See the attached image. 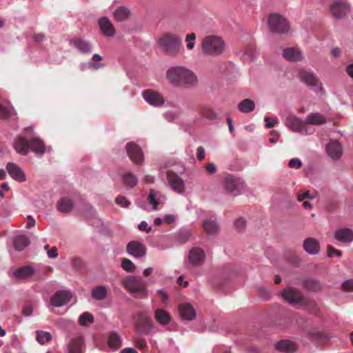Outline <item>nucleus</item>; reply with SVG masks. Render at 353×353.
I'll return each instance as SVG.
<instances>
[{
	"label": "nucleus",
	"mask_w": 353,
	"mask_h": 353,
	"mask_svg": "<svg viewBox=\"0 0 353 353\" xmlns=\"http://www.w3.org/2000/svg\"><path fill=\"white\" fill-rule=\"evenodd\" d=\"M165 77L172 85L178 88H192L198 83L196 75L190 69L181 65L170 68Z\"/></svg>",
	"instance_id": "nucleus-1"
},
{
	"label": "nucleus",
	"mask_w": 353,
	"mask_h": 353,
	"mask_svg": "<svg viewBox=\"0 0 353 353\" xmlns=\"http://www.w3.org/2000/svg\"><path fill=\"white\" fill-rule=\"evenodd\" d=\"M162 50L170 56H176L183 49L181 39L176 34L167 33L159 39Z\"/></svg>",
	"instance_id": "nucleus-2"
},
{
	"label": "nucleus",
	"mask_w": 353,
	"mask_h": 353,
	"mask_svg": "<svg viewBox=\"0 0 353 353\" xmlns=\"http://www.w3.org/2000/svg\"><path fill=\"white\" fill-rule=\"evenodd\" d=\"M225 43L221 37L216 35L205 36L201 43L202 52L209 56H217L224 50Z\"/></svg>",
	"instance_id": "nucleus-3"
},
{
	"label": "nucleus",
	"mask_w": 353,
	"mask_h": 353,
	"mask_svg": "<svg viewBox=\"0 0 353 353\" xmlns=\"http://www.w3.org/2000/svg\"><path fill=\"white\" fill-rule=\"evenodd\" d=\"M124 288L134 296L145 299L148 296V290L145 282L141 278L134 276H128L123 280Z\"/></svg>",
	"instance_id": "nucleus-4"
},
{
	"label": "nucleus",
	"mask_w": 353,
	"mask_h": 353,
	"mask_svg": "<svg viewBox=\"0 0 353 353\" xmlns=\"http://www.w3.org/2000/svg\"><path fill=\"white\" fill-rule=\"evenodd\" d=\"M271 32L277 34H284L289 30V24L284 17L276 13L270 14L268 21Z\"/></svg>",
	"instance_id": "nucleus-5"
},
{
	"label": "nucleus",
	"mask_w": 353,
	"mask_h": 353,
	"mask_svg": "<svg viewBox=\"0 0 353 353\" xmlns=\"http://www.w3.org/2000/svg\"><path fill=\"white\" fill-rule=\"evenodd\" d=\"M282 296L287 302L292 305H307L308 303V301L303 296L300 290L291 287L283 290Z\"/></svg>",
	"instance_id": "nucleus-6"
},
{
	"label": "nucleus",
	"mask_w": 353,
	"mask_h": 353,
	"mask_svg": "<svg viewBox=\"0 0 353 353\" xmlns=\"http://www.w3.org/2000/svg\"><path fill=\"white\" fill-rule=\"evenodd\" d=\"M137 332L142 334H148L153 328V322L151 317L146 312H140L137 314V319L135 323Z\"/></svg>",
	"instance_id": "nucleus-7"
},
{
	"label": "nucleus",
	"mask_w": 353,
	"mask_h": 353,
	"mask_svg": "<svg viewBox=\"0 0 353 353\" xmlns=\"http://www.w3.org/2000/svg\"><path fill=\"white\" fill-rule=\"evenodd\" d=\"M285 126L292 131L299 133L307 132L305 121H302L298 117L290 114L284 119Z\"/></svg>",
	"instance_id": "nucleus-8"
},
{
	"label": "nucleus",
	"mask_w": 353,
	"mask_h": 353,
	"mask_svg": "<svg viewBox=\"0 0 353 353\" xmlns=\"http://www.w3.org/2000/svg\"><path fill=\"white\" fill-rule=\"evenodd\" d=\"M243 182L238 177L228 174L224 179V187L227 192L237 194L243 188Z\"/></svg>",
	"instance_id": "nucleus-9"
},
{
	"label": "nucleus",
	"mask_w": 353,
	"mask_h": 353,
	"mask_svg": "<svg viewBox=\"0 0 353 353\" xmlns=\"http://www.w3.org/2000/svg\"><path fill=\"white\" fill-rule=\"evenodd\" d=\"M144 99L151 105L162 107L165 103L163 96L153 90H146L142 92Z\"/></svg>",
	"instance_id": "nucleus-10"
},
{
	"label": "nucleus",
	"mask_w": 353,
	"mask_h": 353,
	"mask_svg": "<svg viewBox=\"0 0 353 353\" xmlns=\"http://www.w3.org/2000/svg\"><path fill=\"white\" fill-rule=\"evenodd\" d=\"M349 4L343 1H335L330 6L332 16L338 19L345 18L350 12Z\"/></svg>",
	"instance_id": "nucleus-11"
},
{
	"label": "nucleus",
	"mask_w": 353,
	"mask_h": 353,
	"mask_svg": "<svg viewBox=\"0 0 353 353\" xmlns=\"http://www.w3.org/2000/svg\"><path fill=\"white\" fill-rule=\"evenodd\" d=\"M126 151L130 159L136 164L143 161V154L141 148L134 142H129L126 145Z\"/></svg>",
	"instance_id": "nucleus-12"
},
{
	"label": "nucleus",
	"mask_w": 353,
	"mask_h": 353,
	"mask_svg": "<svg viewBox=\"0 0 353 353\" xmlns=\"http://www.w3.org/2000/svg\"><path fill=\"white\" fill-rule=\"evenodd\" d=\"M168 183L171 188L179 194L185 191V184L183 179L173 171H168L167 173Z\"/></svg>",
	"instance_id": "nucleus-13"
},
{
	"label": "nucleus",
	"mask_w": 353,
	"mask_h": 353,
	"mask_svg": "<svg viewBox=\"0 0 353 353\" xmlns=\"http://www.w3.org/2000/svg\"><path fill=\"white\" fill-rule=\"evenodd\" d=\"M71 298L72 294L69 291L59 290L50 298V304L54 307H61L68 303Z\"/></svg>",
	"instance_id": "nucleus-14"
},
{
	"label": "nucleus",
	"mask_w": 353,
	"mask_h": 353,
	"mask_svg": "<svg viewBox=\"0 0 353 353\" xmlns=\"http://www.w3.org/2000/svg\"><path fill=\"white\" fill-rule=\"evenodd\" d=\"M205 260V254L200 248H193L190 250L188 255V261L193 266L202 265Z\"/></svg>",
	"instance_id": "nucleus-15"
},
{
	"label": "nucleus",
	"mask_w": 353,
	"mask_h": 353,
	"mask_svg": "<svg viewBox=\"0 0 353 353\" xmlns=\"http://www.w3.org/2000/svg\"><path fill=\"white\" fill-rule=\"evenodd\" d=\"M13 147L21 155H27L29 152V140L21 134H18L14 139Z\"/></svg>",
	"instance_id": "nucleus-16"
},
{
	"label": "nucleus",
	"mask_w": 353,
	"mask_h": 353,
	"mask_svg": "<svg viewBox=\"0 0 353 353\" xmlns=\"http://www.w3.org/2000/svg\"><path fill=\"white\" fill-rule=\"evenodd\" d=\"M126 250L129 254L134 257L143 256L146 252V248L141 243L136 241L129 242Z\"/></svg>",
	"instance_id": "nucleus-17"
},
{
	"label": "nucleus",
	"mask_w": 353,
	"mask_h": 353,
	"mask_svg": "<svg viewBox=\"0 0 353 353\" xmlns=\"http://www.w3.org/2000/svg\"><path fill=\"white\" fill-rule=\"evenodd\" d=\"M6 169L10 176L15 181L23 182L26 180L23 171L18 165L9 162L6 165Z\"/></svg>",
	"instance_id": "nucleus-18"
},
{
	"label": "nucleus",
	"mask_w": 353,
	"mask_h": 353,
	"mask_svg": "<svg viewBox=\"0 0 353 353\" xmlns=\"http://www.w3.org/2000/svg\"><path fill=\"white\" fill-rule=\"evenodd\" d=\"M98 24L102 34L108 37H112L115 34V29L111 21L107 17L99 19Z\"/></svg>",
	"instance_id": "nucleus-19"
},
{
	"label": "nucleus",
	"mask_w": 353,
	"mask_h": 353,
	"mask_svg": "<svg viewBox=\"0 0 353 353\" xmlns=\"http://www.w3.org/2000/svg\"><path fill=\"white\" fill-rule=\"evenodd\" d=\"M274 348L279 352L292 353L296 350L297 345L289 339H283L274 343Z\"/></svg>",
	"instance_id": "nucleus-20"
},
{
	"label": "nucleus",
	"mask_w": 353,
	"mask_h": 353,
	"mask_svg": "<svg viewBox=\"0 0 353 353\" xmlns=\"http://www.w3.org/2000/svg\"><path fill=\"white\" fill-rule=\"evenodd\" d=\"M327 154L334 160L341 158L343 149L341 144L336 141H330L326 146Z\"/></svg>",
	"instance_id": "nucleus-21"
},
{
	"label": "nucleus",
	"mask_w": 353,
	"mask_h": 353,
	"mask_svg": "<svg viewBox=\"0 0 353 353\" xmlns=\"http://www.w3.org/2000/svg\"><path fill=\"white\" fill-rule=\"evenodd\" d=\"M179 312L181 317L184 320L191 321L196 316V312L192 305L185 303L179 305Z\"/></svg>",
	"instance_id": "nucleus-22"
},
{
	"label": "nucleus",
	"mask_w": 353,
	"mask_h": 353,
	"mask_svg": "<svg viewBox=\"0 0 353 353\" xmlns=\"http://www.w3.org/2000/svg\"><path fill=\"white\" fill-rule=\"evenodd\" d=\"M70 43L81 53H90L92 51L91 44L80 37H74L70 40Z\"/></svg>",
	"instance_id": "nucleus-23"
},
{
	"label": "nucleus",
	"mask_w": 353,
	"mask_h": 353,
	"mask_svg": "<svg viewBox=\"0 0 353 353\" xmlns=\"http://www.w3.org/2000/svg\"><path fill=\"white\" fill-rule=\"evenodd\" d=\"M34 274V270L30 265H25L13 271L12 276L17 279H27Z\"/></svg>",
	"instance_id": "nucleus-24"
},
{
	"label": "nucleus",
	"mask_w": 353,
	"mask_h": 353,
	"mask_svg": "<svg viewBox=\"0 0 353 353\" xmlns=\"http://www.w3.org/2000/svg\"><path fill=\"white\" fill-rule=\"evenodd\" d=\"M283 57L289 61H300L303 59V55L299 48H288L283 50Z\"/></svg>",
	"instance_id": "nucleus-25"
},
{
	"label": "nucleus",
	"mask_w": 353,
	"mask_h": 353,
	"mask_svg": "<svg viewBox=\"0 0 353 353\" xmlns=\"http://www.w3.org/2000/svg\"><path fill=\"white\" fill-rule=\"evenodd\" d=\"M31 150L35 154H43L46 152V147L43 141L39 137H32L29 139V151Z\"/></svg>",
	"instance_id": "nucleus-26"
},
{
	"label": "nucleus",
	"mask_w": 353,
	"mask_h": 353,
	"mask_svg": "<svg viewBox=\"0 0 353 353\" xmlns=\"http://www.w3.org/2000/svg\"><path fill=\"white\" fill-rule=\"evenodd\" d=\"M302 285L305 290L314 292L321 291L323 288V285L321 281L313 278L303 279Z\"/></svg>",
	"instance_id": "nucleus-27"
},
{
	"label": "nucleus",
	"mask_w": 353,
	"mask_h": 353,
	"mask_svg": "<svg viewBox=\"0 0 353 353\" xmlns=\"http://www.w3.org/2000/svg\"><path fill=\"white\" fill-rule=\"evenodd\" d=\"M305 124L313 125H321L327 123L326 118L319 112L309 114L305 120Z\"/></svg>",
	"instance_id": "nucleus-28"
},
{
	"label": "nucleus",
	"mask_w": 353,
	"mask_h": 353,
	"mask_svg": "<svg viewBox=\"0 0 353 353\" xmlns=\"http://www.w3.org/2000/svg\"><path fill=\"white\" fill-rule=\"evenodd\" d=\"M335 239L343 243H349L353 241V231L349 228H341L335 232Z\"/></svg>",
	"instance_id": "nucleus-29"
},
{
	"label": "nucleus",
	"mask_w": 353,
	"mask_h": 353,
	"mask_svg": "<svg viewBox=\"0 0 353 353\" xmlns=\"http://www.w3.org/2000/svg\"><path fill=\"white\" fill-rule=\"evenodd\" d=\"M303 249L310 254H316L319 252L320 245L318 241L314 238H307L303 242Z\"/></svg>",
	"instance_id": "nucleus-30"
},
{
	"label": "nucleus",
	"mask_w": 353,
	"mask_h": 353,
	"mask_svg": "<svg viewBox=\"0 0 353 353\" xmlns=\"http://www.w3.org/2000/svg\"><path fill=\"white\" fill-rule=\"evenodd\" d=\"M301 80L309 86H315L318 84V79L315 74L311 72L302 70L299 72Z\"/></svg>",
	"instance_id": "nucleus-31"
},
{
	"label": "nucleus",
	"mask_w": 353,
	"mask_h": 353,
	"mask_svg": "<svg viewBox=\"0 0 353 353\" xmlns=\"http://www.w3.org/2000/svg\"><path fill=\"white\" fill-rule=\"evenodd\" d=\"M154 316L156 321L161 325H167L171 321L170 314L163 309H157Z\"/></svg>",
	"instance_id": "nucleus-32"
},
{
	"label": "nucleus",
	"mask_w": 353,
	"mask_h": 353,
	"mask_svg": "<svg viewBox=\"0 0 353 353\" xmlns=\"http://www.w3.org/2000/svg\"><path fill=\"white\" fill-rule=\"evenodd\" d=\"M84 340L82 336H78L71 340L68 345L69 353H82Z\"/></svg>",
	"instance_id": "nucleus-33"
},
{
	"label": "nucleus",
	"mask_w": 353,
	"mask_h": 353,
	"mask_svg": "<svg viewBox=\"0 0 353 353\" xmlns=\"http://www.w3.org/2000/svg\"><path fill=\"white\" fill-rule=\"evenodd\" d=\"M57 210L61 213L70 212L74 207V203L68 197L61 198L57 203Z\"/></svg>",
	"instance_id": "nucleus-34"
},
{
	"label": "nucleus",
	"mask_w": 353,
	"mask_h": 353,
	"mask_svg": "<svg viewBox=\"0 0 353 353\" xmlns=\"http://www.w3.org/2000/svg\"><path fill=\"white\" fill-rule=\"evenodd\" d=\"M108 288L105 285H98L92 288L91 292L92 298L97 301L104 300L108 295Z\"/></svg>",
	"instance_id": "nucleus-35"
},
{
	"label": "nucleus",
	"mask_w": 353,
	"mask_h": 353,
	"mask_svg": "<svg viewBox=\"0 0 353 353\" xmlns=\"http://www.w3.org/2000/svg\"><path fill=\"white\" fill-rule=\"evenodd\" d=\"M108 346L114 350H118L121 345V339L120 336L116 332H112L110 333L108 339Z\"/></svg>",
	"instance_id": "nucleus-36"
},
{
	"label": "nucleus",
	"mask_w": 353,
	"mask_h": 353,
	"mask_svg": "<svg viewBox=\"0 0 353 353\" xmlns=\"http://www.w3.org/2000/svg\"><path fill=\"white\" fill-rule=\"evenodd\" d=\"M201 115L210 121H220L221 119L218 113L210 107H203L201 110Z\"/></svg>",
	"instance_id": "nucleus-37"
},
{
	"label": "nucleus",
	"mask_w": 353,
	"mask_h": 353,
	"mask_svg": "<svg viewBox=\"0 0 353 353\" xmlns=\"http://www.w3.org/2000/svg\"><path fill=\"white\" fill-rule=\"evenodd\" d=\"M254 102L249 99H245L238 104V108L239 111H241L243 113L251 112L254 110Z\"/></svg>",
	"instance_id": "nucleus-38"
},
{
	"label": "nucleus",
	"mask_w": 353,
	"mask_h": 353,
	"mask_svg": "<svg viewBox=\"0 0 353 353\" xmlns=\"http://www.w3.org/2000/svg\"><path fill=\"white\" fill-rule=\"evenodd\" d=\"M29 243L30 240L28 237L25 235L17 236L14 240V248L18 251L23 250Z\"/></svg>",
	"instance_id": "nucleus-39"
},
{
	"label": "nucleus",
	"mask_w": 353,
	"mask_h": 353,
	"mask_svg": "<svg viewBox=\"0 0 353 353\" xmlns=\"http://www.w3.org/2000/svg\"><path fill=\"white\" fill-rule=\"evenodd\" d=\"M130 10L125 7H119L114 12V17L117 21L126 20L130 16Z\"/></svg>",
	"instance_id": "nucleus-40"
},
{
	"label": "nucleus",
	"mask_w": 353,
	"mask_h": 353,
	"mask_svg": "<svg viewBox=\"0 0 353 353\" xmlns=\"http://www.w3.org/2000/svg\"><path fill=\"white\" fill-rule=\"evenodd\" d=\"M203 230L209 234H216L219 230V227L215 221L209 219L204 221L203 224Z\"/></svg>",
	"instance_id": "nucleus-41"
},
{
	"label": "nucleus",
	"mask_w": 353,
	"mask_h": 353,
	"mask_svg": "<svg viewBox=\"0 0 353 353\" xmlns=\"http://www.w3.org/2000/svg\"><path fill=\"white\" fill-rule=\"evenodd\" d=\"M123 181L125 185L134 187L137 184V179L132 173H126L123 176Z\"/></svg>",
	"instance_id": "nucleus-42"
},
{
	"label": "nucleus",
	"mask_w": 353,
	"mask_h": 353,
	"mask_svg": "<svg viewBox=\"0 0 353 353\" xmlns=\"http://www.w3.org/2000/svg\"><path fill=\"white\" fill-rule=\"evenodd\" d=\"M79 322L81 325H87L88 324H91L94 322V316L93 315L88 312H83L79 319Z\"/></svg>",
	"instance_id": "nucleus-43"
},
{
	"label": "nucleus",
	"mask_w": 353,
	"mask_h": 353,
	"mask_svg": "<svg viewBox=\"0 0 353 353\" xmlns=\"http://www.w3.org/2000/svg\"><path fill=\"white\" fill-rule=\"evenodd\" d=\"M191 236V232L189 230H181L175 234L176 239L181 243H186Z\"/></svg>",
	"instance_id": "nucleus-44"
},
{
	"label": "nucleus",
	"mask_w": 353,
	"mask_h": 353,
	"mask_svg": "<svg viewBox=\"0 0 353 353\" xmlns=\"http://www.w3.org/2000/svg\"><path fill=\"white\" fill-rule=\"evenodd\" d=\"M51 334L48 332L37 331V341L40 344H43L51 339Z\"/></svg>",
	"instance_id": "nucleus-45"
},
{
	"label": "nucleus",
	"mask_w": 353,
	"mask_h": 353,
	"mask_svg": "<svg viewBox=\"0 0 353 353\" xmlns=\"http://www.w3.org/2000/svg\"><path fill=\"white\" fill-rule=\"evenodd\" d=\"M196 39V34L192 32L188 34L185 37V41L187 42V48L188 50H192L194 47Z\"/></svg>",
	"instance_id": "nucleus-46"
},
{
	"label": "nucleus",
	"mask_w": 353,
	"mask_h": 353,
	"mask_svg": "<svg viewBox=\"0 0 353 353\" xmlns=\"http://www.w3.org/2000/svg\"><path fill=\"white\" fill-rule=\"evenodd\" d=\"M121 267L123 270L129 272H132L135 268L134 263L128 259H124L123 260Z\"/></svg>",
	"instance_id": "nucleus-47"
},
{
	"label": "nucleus",
	"mask_w": 353,
	"mask_h": 353,
	"mask_svg": "<svg viewBox=\"0 0 353 353\" xmlns=\"http://www.w3.org/2000/svg\"><path fill=\"white\" fill-rule=\"evenodd\" d=\"M11 113L10 110L4 105L0 104V119H8L10 118Z\"/></svg>",
	"instance_id": "nucleus-48"
},
{
	"label": "nucleus",
	"mask_w": 353,
	"mask_h": 353,
	"mask_svg": "<svg viewBox=\"0 0 353 353\" xmlns=\"http://www.w3.org/2000/svg\"><path fill=\"white\" fill-rule=\"evenodd\" d=\"M148 200L150 203L153 205V208L155 210L159 205V202L156 199V192L154 190H151L150 191V194L148 196Z\"/></svg>",
	"instance_id": "nucleus-49"
},
{
	"label": "nucleus",
	"mask_w": 353,
	"mask_h": 353,
	"mask_svg": "<svg viewBox=\"0 0 353 353\" xmlns=\"http://www.w3.org/2000/svg\"><path fill=\"white\" fill-rule=\"evenodd\" d=\"M115 202L117 204L121 205L123 208H128L130 203L125 196H118L115 199Z\"/></svg>",
	"instance_id": "nucleus-50"
},
{
	"label": "nucleus",
	"mask_w": 353,
	"mask_h": 353,
	"mask_svg": "<svg viewBox=\"0 0 353 353\" xmlns=\"http://www.w3.org/2000/svg\"><path fill=\"white\" fill-rule=\"evenodd\" d=\"M234 227L239 232L243 230L245 228V221L243 218L236 219L234 222Z\"/></svg>",
	"instance_id": "nucleus-51"
},
{
	"label": "nucleus",
	"mask_w": 353,
	"mask_h": 353,
	"mask_svg": "<svg viewBox=\"0 0 353 353\" xmlns=\"http://www.w3.org/2000/svg\"><path fill=\"white\" fill-rule=\"evenodd\" d=\"M288 165L292 168L299 169L302 166V163L299 159L295 158L289 161Z\"/></svg>",
	"instance_id": "nucleus-52"
},
{
	"label": "nucleus",
	"mask_w": 353,
	"mask_h": 353,
	"mask_svg": "<svg viewBox=\"0 0 353 353\" xmlns=\"http://www.w3.org/2000/svg\"><path fill=\"white\" fill-rule=\"evenodd\" d=\"M342 288L345 291H353V279L344 281L342 284Z\"/></svg>",
	"instance_id": "nucleus-53"
},
{
	"label": "nucleus",
	"mask_w": 353,
	"mask_h": 353,
	"mask_svg": "<svg viewBox=\"0 0 353 353\" xmlns=\"http://www.w3.org/2000/svg\"><path fill=\"white\" fill-rule=\"evenodd\" d=\"M270 119L269 117H265L264 119V121L266 122L265 126L268 128H272L276 123H279V119L276 117L272 118L271 122L270 121Z\"/></svg>",
	"instance_id": "nucleus-54"
},
{
	"label": "nucleus",
	"mask_w": 353,
	"mask_h": 353,
	"mask_svg": "<svg viewBox=\"0 0 353 353\" xmlns=\"http://www.w3.org/2000/svg\"><path fill=\"white\" fill-rule=\"evenodd\" d=\"M333 254H336L338 256H341L342 255L341 251L335 249L332 245H327V256L329 257H332Z\"/></svg>",
	"instance_id": "nucleus-55"
},
{
	"label": "nucleus",
	"mask_w": 353,
	"mask_h": 353,
	"mask_svg": "<svg viewBox=\"0 0 353 353\" xmlns=\"http://www.w3.org/2000/svg\"><path fill=\"white\" fill-rule=\"evenodd\" d=\"M135 345L139 350H145L147 347V343L145 340L142 338L137 339L135 341Z\"/></svg>",
	"instance_id": "nucleus-56"
},
{
	"label": "nucleus",
	"mask_w": 353,
	"mask_h": 353,
	"mask_svg": "<svg viewBox=\"0 0 353 353\" xmlns=\"http://www.w3.org/2000/svg\"><path fill=\"white\" fill-rule=\"evenodd\" d=\"M197 159L202 161L205 158V150L202 146L197 148Z\"/></svg>",
	"instance_id": "nucleus-57"
},
{
	"label": "nucleus",
	"mask_w": 353,
	"mask_h": 353,
	"mask_svg": "<svg viewBox=\"0 0 353 353\" xmlns=\"http://www.w3.org/2000/svg\"><path fill=\"white\" fill-rule=\"evenodd\" d=\"M138 227L141 231H145L147 232H150L151 231V228L148 227V223L145 221H141Z\"/></svg>",
	"instance_id": "nucleus-58"
},
{
	"label": "nucleus",
	"mask_w": 353,
	"mask_h": 353,
	"mask_svg": "<svg viewBox=\"0 0 353 353\" xmlns=\"http://www.w3.org/2000/svg\"><path fill=\"white\" fill-rule=\"evenodd\" d=\"M48 256L49 258L54 259L58 256L57 249L56 247H53L51 250L48 251Z\"/></svg>",
	"instance_id": "nucleus-59"
},
{
	"label": "nucleus",
	"mask_w": 353,
	"mask_h": 353,
	"mask_svg": "<svg viewBox=\"0 0 353 353\" xmlns=\"http://www.w3.org/2000/svg\"><path fill=\"white\" fill-rule=\"evenodd\" d=\"M205 169L210 174H214L216 171V166L213 163H208Z\"/></svg>",
	"instance_id": "nucleus-60"
},
{
	"label": "nucleus",
	"mask_w": 353,
	"mask_h": 353,
	"mask_svg": "<svg viewBox=\"0 0 353 353\" xmlns=\"http://www.w3.org/2000/svg\"><path fill=\"white\" fill-rule=\"evenodd\" d=\"M35 225V220L33 219L32 216H28L27 218V224L26 228H30Z\"/></svg>",
	"instance_id": "nucleus-61"
},
{
	"label": "nucleus",
	"mask_w": 353,
	"mask_h": 353,
	"mask_svg": "<svg viewBox=\"0 0 353 353\" xmlns=\"http://www.w3.org/2000/svg\"><path fill=\"white\" fill-rule=\"evenodd\" d=\"M312 199L308 191L305 192L303 194H299L298 196V200L299 201H303L305 199Z\"/></svg>",
	"instance_id": "nucleus-62"
},
{
	"label": "nucleus",
	"mask_w": 353,
	"mask_h": 353,
	"mask_svg": "<svg viewBox=\"0 0 353 353\" xmlns=\"http://www.w3.org/2000/svg\"><path fill=\"white\" fill-rule=\"evenodd\" d=\"M33 38L34 39L35 41L37 42H41L44 39V34L43 33H37V34H34L33 35Z\"/></svg>",
	"instance_id": "nucleus-63"
},
{
	"label": "nucleus",
	"mask_w": 353,
	"mask_h": 353,
	"mask_svg": "<svg viewBox=\"0 0 353 353\" xmlns=\"http://www.w3.org/2000/svg\"><path fill=\"white\" fill-rule=\"evenodd\" d=\"M346 72L353 79V63L347 66Z\"/></svg>",
	"instance_id": "nucleus-64"
}]
</instances>
